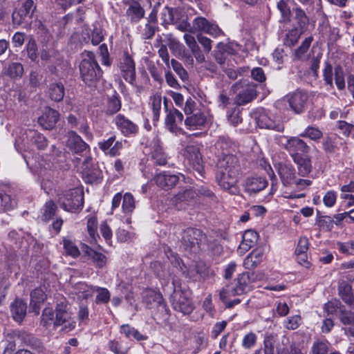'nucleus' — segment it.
I'll use <instances>...</instances> for the list:
<instances>
[{"label": "nucleus", "mask_w": 354, "mask_h": 354, "mask_svg": "<svg viewBox=\"0 0 354 354\" xmlns=\"http://www.w3.org/2000/svg\"><path fill=\"white\" fill-rule=\"evenodd\" d=\"M67 146L75 153H80L89 150V146L74 131L69 133Z\"/></svg>", "instance_id": "26"}, {"label": "nucleus", "mask_w": 354, "mask_h": 354, "mask_svg": "<svg viewBox=\"0 0 354 354\" xmlns=\"http://www.w3.org/2000/svg\"><path fill=\"white\" fill-rule=\"evenodd\" d=\"M180 178H184L181 174H174L169 171H162L156 175L153 179L159 187L168 190L174 187Z\"/></svg>", "instance_id": "13"}, {"label": "nucleus", "mask_w": 354, "mask_h": 354, "mask_svg": "<svg viewBox=\"0 0 354 354\" xmlns=\"http://www.w3.org/2000/svg\"><path fill=\"white\" fill-rule=\"evenodd\" d=\"M295 12V18L299 28L303 30L308 26L309 23L308 17L300 7H296L293 9Z\"/></svg>", "instance_id": "41"}, {"label": "nucleus", "mask_w": 354, "mask_h": 354, "mask_svg": "<svg viewBox=\"0 0 354 354\" xmlns=\"http://www.w3.org/2000/svg\"><path fill=\"white\" fill-rule=\"evenodd\" d=\"M83 193L77 189L63 192L59 196L58 203L66 212H75L83 207Z\"/></svg>", "instance_id": "5"}, {"label": "nucleus", "mask_w": 354, "mask_h": 354, "mask_svg": "<svg viewBox=\"0 0 354 354\" xmlns=\"http://www.w3.org/2000/svg\"><path fill=\"white\" fill-rule=\"evenodd\" d=\"M267 185V180L265 178L259 176H252L248 178L245 180L243 185L245 192L249 194L257 193L265 189Z\"/></svg>", "instance_id": "25"}, {"label": "nucleus", "mask_w": 354, "mask_h": 354, "mask_svg": "<svg viewBox=\"0 0 354 354\" xmlns=\"http://www.w3.org/2000/svg\"><path fill=\"white\" fill-rule=\"evenodd\" d=\"M278 174L281 179L282 183L286 186L295 185L297 178L295 168L284 163L278 164Z\"/></svg>", "instance_id": "22"}, {"label": "nucleus", "mask_w": 354, "mask_h": 354, "mask_svg": "<svg viewBox=\"0 0 354 354\" xmlns=\"http://www.w3.org/2000/svg\"><path fill=\"white\" fill-rule=\"evenodd\" d=\"M27 305L23 300L17 299L10 304V312L13 319L21 322L26 317Z\"/></svg>", "instance_id": "29"}, {"label": "nucleus", "mask_w": 354, "mask_h": 354, "mask_svg": "<svg viewBox=\"0 0 354 354\" xmlns=\"http://www.w3.org/2000/svg\"><path fill=\"white\" fill-rule=\"evenodd\" d=\"M284 99L295 113H301L307 106L308 95L304 90L297 89L287 94Z\"/></svg>", "instance_id": "9"}, {"label": "nucleus", "mask_w": 354, "mask_h": 354, "mask_svg": "<svg viewBox=\"0 0 354 354\" xmlns=\"http://www.w3.org/2000/svg\"><path fill=\"white\" fill-rule=\"evenodd\" d=\"M143 301L149 309L157 308L160 313L168 310L162 295L153 290H146L143 292Z\"/></svg>", "instance_id": "12"}, {"label": "nucleus", "mask_w": 354, "mask_h": 354, "mask_svg": "<svg viewBox=\"0 0 354 354\" xmlns=\"http://www.w3.org/2000/svg\"><path fill=\"white\" fill-rule=\"evenodd\" d=\"M240 174L241 166L235 156L226 155L218 160L216 180L223 189L232 194H238L237 182Z\"/></svg>", "instance_id": "1"}, {"label": "nucleus", "mask_w": 354, "mask_h": 354, "mask_svg": "<svg viewBox=\"0 0 354 354\" xmlns=\"http://www.w3.org/2000/svg\"><path fill=\"white\" fill-rule=\"evenodd\" d=\"M276 335L274 333H266L263 339L264 353H274V344L275 342Z\"/></svg>", "instance_id": "49"}, {"label": "nucleus", "mask_w": 354, "mask_h": 354, "mask_svg": "<svg viewBox=\"0 0 354 354\" xmlns=\"http://www.w3.org/2000/svg\"><path fill=\"white\" fill-rule=\"evenodd\" d=\"M313 39V37L306 38L301 45L295 50V55L297 59L301 58L304 53L308 50Z\"/></svg>", "instance_id": "58"}, {"label": "nucleus", "mask_w": 354, "mask_h": 354, "mask_svg": "<svg viewBox=\"0 0 354 354\" xmlns=\"http://www.w3.org/2000/svg\"><path fill=\"white\" fill-rule=\"evenodd\" d=\"M71 306L67 299L59 296L56 297L55 327L64 326L63 329L68 332L75 327V322L71 320Z\"/></svg>", "instance_id": "4"}, {"label": "nucleus", "mask_w": 354, "mask_h": 354, "mask_svg": "<svg viewBox=\"0 0 354 354\" xmlns=\"http://www.w3.org/2000/svg\"><path fill=\"white\" fill-rule=\"evenodd\" d=\"M121 106L120 97L119 95L115 92L112 96L108 98L104 112L106 115H111L118 112Z\"/></svg>", "instance_id": "33"}, {"label": "nucleus", "mask_w": 354, "mask_h": 354, "mask_svg": "<svg viewBox=\"0 0 354 354\" xmlns=\"http://www.w3.org/2000/svg\"><path fill=\"white\" fill-rule=\"evenodd\" d=\"M63 244L65 252L68 255L73 257H76L80 255V250L73 241L68 239H64Z\"/></svg>", "instance_id": "55"}, {"label": "nucleus", "mask_w": 354, "mask_h": 354, "mask_svg": "<svg viewBox=\"0 0 354 354\" xmlns=\"http://www.w3.org/2000/svg\"><path fill=\"white\" fill-rule=\"evenodd\" d=\"M282 138L286 140V142L281 144L292 159L309 153L310 147L301 138L298 137H291L288 139L283 137Z\"/></svg>", "instance_id": "10"}, {"label": "nucleus", "mask_w": 354, "mask_h": 354, "mask_svg": "<svg viewBox=\"0 0 354 354\" xmlns=\"http://www.w3.org/2000/svg\"><path fill=\"white\" fill-rule=\"evenodd\" d=\"M171 65L174 71L178 74L183 81H186L188 79V73L187 71L183 67L182 64L179 62L172 59L171 60Z\"/></svg>", "instance_id": "57"}, {"label": "nucleus", "mask_w": 354, "mask_h": 354, "mask_svg": "<svg viewBox=\"0 0 354 354\" xmlns=\"http://www.w3.org/2000/svg\"><path fill=\"white\" fill-rule=\"evenodd\" d=\"M323 77L325 84L329 86L330 88H333V66L328 62H326L324 63V68L323 70Z\"/></svg>", "instance_id": "53"}, {"label": "nucleus", "mask_w": 354, "mask_h": 354, "mask_svg": "<svg viewBox=\"0 0 354 354\" xmlns=\"http://www.w3.org/2000/svg\"><path fill=\"white\" fill-rule=\"evenodd\" d=\"M257 341V335L253 332H250L243 336L241 346L245 349H251L255 346Z\"/></svg>", "instance_id": "51"}, {"label": "nucleus", "mask_w": 354, "mask_h": 354, "mask_svg": "<svg viewBox=\"0 0 354 354\" xmlns=\"http://www.w3.org/2000/svg\"><path fill=\"white\" fill-rule=\"evenodd\" d=\"M94 290L97 292L95 297V303L99 304H107L111 298V294L107 288L95 287Z\"/></svg>", "instance_id": "45"}, {"label": "nucleus", "mask_w": 354, "mask_h": 354, "mask_svg": "<svg viewBox=\"0 0 354 354\" xmlns=\"http://www.w3.org/2000/svg\"><path fill=\"white\" fill-rule=\"evenodd\" d=\"M82 57V59L79 65L80 77L88 86H94L102 76V71L93 53L84 51Z\"/></svg>", "instance_id": "2"}, {"label": "nucleus", "mask_w": 354, "mask_h": 354, "mask_svg": "<svg viewBox=\"0 0 354 354\" xmlns=\"http://www.w3.org/2000/svg\"><path fill=\"white\" fill-rule=\"evenodd\" d=\"M258 240V234L252 230H246L243 235V240L239 250L241 252H246L252 248Z\"/></svg>", "instance_id": "31"}, {"label": "nucleus", "mask_w": 354, "mask_h": 354, "mask_svg": "<svg viewBox=\"0 0 354 354\" xmlns=\"http://www.w3.org/2000/svg\"><path fill=\"white\" fill-rule=\"evenodd\" d=\"M161 101L162 97L159 93L153 94L149 98V105L153 111L154 120H159L161 109Z\"/></svg>", "instance_id": "37"}, {"label": "nucleus", "mask_w": 354, "mask_h": 354, "mask_svg": "<svg viewBox=\"0 0 354 354\" xmlns=\"http://www.w3.org/2000/svg\"><path fill=\"white\" fill-rule=\"evenodd\" d=\"M57 206L52 201L46 203L42 209V220L48 221L54 216L57 211Z\"/></svg>", "instance_id": "44"}, {"label": "nucleus", "mask_w": 354, "mask_h": 354, "mask_svg": "<svg viewBox=\"0 0 354 354\" xmlns=\"http://www.w3.org/2000/svg\"><path fill=\"white\" fill-rule=\"evenodd\" d=\"M36 9L37 4L34 0H18L12 14L13 24L20 26L27 19H31Z\"/></svg>", "instance_id": "6"}, {"label": "nucleus", "mask_w": 354, "mask_h": 354, "mask_svg": "<svg viewBox=\"0 0 354 354\" xmlns=\"http://www.w3.org/2000/svg\"><path fill=\"white\" fill-rule=\"evenodd\" d=\"M302 31L303 30H301V31L299 30L297 28H292L286 34V37L283 40L284 44L289 47L295 45L297 43L299 39L300 38Z\"/></svg>", "instance_id": "40"}, {"label": "nucleus", "mask_w": 354, "mask_h": 354, "mask_svg": "<svg viewBox=\"0 0 354 354\" xmlns=\"http://www.w3.org/2000/svg\"><path fill=\"white\" fill-rule=\"evenodd\" d=\"M337 249L344 254L354 255V241L337 243Z\"/></svg>", "instance_id": "63"}, {"label": "nucleus", "mask_w": 354, "mask_h": 354, "mask_svg": "<svg viewBox=\"0 0 354 354\" xmlns=\"http://www.w3.org/2000/svg\"><path fill=\"white\" fill-rule=\"evenodd\" d=\"M328 344L327 341L317 340L314 342L311 348L312 354H326L328 351Z\"/></svg>", "instance_id": "50"}, {"label": "nucleus", "mask_w": 354, "mask_h": 354, "mask_svg": "<svg viewBox=\"0 0 354 354\" xmlns=\"http://www.w3.org/2000/svg\"><path fill=\"white\" fill-rule=\"evenodd\" d=\"M28 134L31 137V141L39 149H44L48 145L47 140L40 133L29 130Z\"/></svg>", "instance_id": "42"}, {"label": "nucleus", "mask_w": 354, "mask_h": 354, "mask_svg": "<svg viewBox=\"0 0 354 354\" xmlns=\"http://www.w3.org/2000/svg\"><path fill=\"white\" fill-rule=\"evenodd\" d=\"M186 158L190 167H192L200 176H203L204 167L199 149L193 146L188 147L186 149Z\"/></svg>", "instance_id": "15"}, {"label": "nucleus", "mask_w": 354, "mask_h": 354, "mask_svg": "<svg viewBox=\"0 0 354 354\" xmlns=\"http://www.w3.org/2000/svg\"><path fill=\"white\" fill-rule=\"evenodd\" d=\"M196 197L197 192L195 188L187 187L180 190L178 193L171 198V203L178 209H180L184 205L194 202Z\"/></svg>", "instance_id": "14"}, {"label": "nucleus", "mask_w": 354, "mask_h": 354, "mask_svg": "<svg viewBox=\"0 0 354 354\" xmlns=\"http://www.w3.org/2000/svg\"><path fill=\"white\" fill-rule=\"evenodd\" d=\"M206 121L205 115L201 111H198L186 117L185 125L191 131L200 130L205 126Z\"/></svg>", "instance_id": "24"}, {"label": "nucleus", "mask_w": 354, "mask_h": 354, "mask_svg": "<svg viewBox=\"0 0 354 354\" xmlns=\"http://www.w3.org/2000/svg\"><path fill=\"white\" fill-rule=\"evenodd\" d=\"M257 96L255 86L247 84L242 86L234 98V102L239 106L244 105L252 101Z\"/></svg>", "instance_id": "19"}, {"label": "nucleus", "mask_w": 354, "mask_h": 354, "mask_svg": "<svg viewBox=\"0 0 354 354\" xmlns=\"http://www.w3.org/2000/svg\"><path fill=\"white\" fill-rule=\"evenodd\" d=\"M180 15V10L165 7L161 12V19L164 24H173L176 21V16Z\"/></svg>", "instance_id": "38"}, {"label": "nucleus", "mask_w": 354, "mask_h": 354, "mask_svg": "<svg viewBox=\"0 0 354 354\" xmlns=\"http://www.w3.org/2000/svg\"><path fill=\"white\" fill-rule=\"evenodd\" d=\"M109 349L115 354H127L128 349L122 347L121 344L116 340H111L108 344Z\"/></svg>", "instance_id": "62"}, {"label": "nucleus", "mask_w": 354, "mask_h": 354, "mask_svg": "<svg viewBox=\"0 0 354 354\" xmlns=\"http://www.w3.org/2000/svg\"><path fill=\"white\" fill-rule=\"evenodd\" d=\"M172 285L174 290L170 300L173 308L183 315L190 314L194 306L189 297V292L183 290L179 281L174 279L172 280Z\"/></svg>", "instance_id": "3"}, {"label": "nucleus", "mask_w": 354, "mask_h": 354, "mask_svg": "<svg viewBox=\"0 0 354 354\" xmlns=\"http://www.w3.org/2000/svg\"><path fill=\"white\" fill-rule=\"evenodd\" d=\"M322 135V131L314 127H308L304 131L300 134L301 137L309 138L313 140L321 138Z\"/></svg>", "instance_id": "52"}, {"label": "nucleus", "mask_w": 354, "mask_h": 354, "mask_svg": "<svg viewBox=\"0 0 354 354\" xmlns=\"http://www.w3.org/2000/svg\"><path fill=\"white\" fill-rule=\"evenodd\" d=\"M46 299V294L42 287L37 288L30 292V305L36 314L39 313L40 306Z\"/></svg>", "instance_id": "30"}, {"label": "nucleus", "mask_w": 354, "mask_h": 354, "mask_svg": "<svg viewBox=\"0 0 354 354\" xmlns=\"http://www.w3.org/2000/svg\"><path fill=\"white\" fill-rule=\"evenodd\" d=\"M24 73L23 65L18 62H12L8 65L7 74L12 78L21 77Z\"/></svg>", "instance_id": "47"}, {"label": "nucleus", "mask_w": 354, "mask_h": 354, "mask_svg": "<svg viewBox=\"0 0 354 354\" xmlns=\"http://www.w3.org/2000/svg\"><path fill=\"white\" fill-rule=\"evenodd\" d=\"M85 253L93 260L97 268H101L106 265V258L103 254L97 252L88 246L86 247Z\"/></svg>", "instance_id": "36"}, {"label": "nucleus", "mask_w": 354, "mask_h": 354, "mask_svg": "<svg viewBox=\"0 0 354 354\" xmlns=\"http://www.w3.org/2000/svg\"><path fill=\"white\" fill-rule=\"evenodd\" d=\"M339 293L342 299L348 304H354V297L351 292V288L348 286H345L342 289L339 288Z\"/></svg>", "instance_id": "61"}, {"label": "nucleus", "mask_w": 354, "mask_h": 354, "mask_svg": "<svg viewBox=\"0 0 354 354\" xmlns=\"http://www.w3.org/2000/svg\"><path fill=\"white\" fill-rule=\"evenodd\" d=\"M263 255L261 250L253 251L245 258L243 266L248 270L255 268L262 261Z\"/></svg>", "instance_id": "32"}, {"label": "nucleus", "mask_w": 354, "mask_h": 354, "mask_svg": "<svg viewBox=\"0 0 354 354\" xmlns=\"http://www.w3.org/2000/svg\"><path fill=\"white\" fill-rule=\"evenodd\" d=\"M205 239V235L199 229L187 228L183 232L182 243L185 249H190Z\"/></svg>", "instance_id": "17"}, {"label": "nucleus", "mask_w": 354, "mask_h": 354, "mask_svg": "<svg viewBox=\"0 0 354 354\" xmlns=\"http://www.w3.org/2000/svg\"><path fill=\"white\" fill-rule=\"evenodd\" d=\"M176 26V29L181 32H188L192 33V24L188 21L187 17L180 15L176 16V21L174 24Z\"/></svg>", "instance_id": "39"}, {"label": "nucleus", "mask_w": 354, "mask_h": 354, "mask_svg": "<svg viewBox=\"0 0 354 354\" xmlns=\"http://www.w3.org/2000/svg\"><path fill=\"white\" fill-rule=\"evenodd\" d=\"M209 22V21L205 17H196L192 22V33H195L198 31L205 32Z\"/></svg>", "instance_id": "48"}, {"label": "nucleus", "mask_w": 354, "mask_h": 354, "mask_svg": "<svg viewBox=\"0 0 354 354\" xmlns=\"http://www.w3.org/2000/svg\"><path fill=\"white\" fill-rule=\"evenodd\" d=\"M59 113L49 107H46L42 115L38 118V123L45 129H53L59 120Z\"/></svg>", "instance_id": "20"}, {"label": "nucleus", "mask_w": 354, "mask_h": 354, "mask_svg": "<svg viewBox=\"0 0 354 354\" xmlns=\"http://www.w3.org/2000/svg\"><path fill=\"white\" fill-rule=\"evenodd\" d=\"M338 129L346 136L352 134L354 136V125L349 124L345 121H339L338 123Z\"/></svg>", "instance_id": "64"}, {"label": "nucleus", "mask_w": 354, "mask_h": 354, "mask_svg": "<svg viewBox=\"0 0 354 354\" xmlns=\"http://www.w3.org/2000/svg\"><path fill=\"white\" fill-rule=\"evenodd\" d=\"M27 55L32 61H35L37 58V46L34 39H30L26 45Z\"/></svg>", "instance_id": "59"}, {"label": "nucleus", "mask_w": 354, "mask_h": 354, "mask_svg": "<svg viewBox=\"0 0 354 354\" xmlns=\"http://www.w3.org/2000/svg\"><path fill=\"white\" fill-rule=\"evenodd\" d=\"M254 273L251 274L248 272L241 274L238 277V284L235 288H230L227 286L221 290L219 292L221 299L224 301L227 297L244 293L248 290L249 283L254 281Z\"/></svg>", "instance_id": "7"}, {"label": "nucleus", "mask_w": 354, "mask_h": 354, "mask_svg": "<svg viewBox=\"0 0 354 354\" xmlns=\"http://www.w3.org/2000/svg\"><path fill=\"white\" fill-rule=\"evenodd\" d=\"M120 68L124 79L127 82L133 84L136 77L135 64L128 53H124L121 59Z\"/></svg>", "instance_id": "18"}, {"label": "nucleus", "mask_w": 354, "mask_h": 354, "mask_svg": "<svg viewBox=\"0 0 354 354\" xmlns=\"http://www.w3.org/2000/svg\"><path fill=\"white\" fill-rule=\"evenodd\" d=\"M122 208L124 213L131 212L135 209V200L131 194L127 192L124 194Z\"/></svg>", "instance_id": "46"}, {"label": "nucleus", "mask_w": 354, "mask_h": 354, "mask_svg": "<svg viewBox=\"0 0 354 354\" xmlns=\"http://www.w3.org/2000/svg\"><path fill=\"white\" fill-rule=\"evenodd\" d=\"M120 333L124 334L127 338L133 337L138 341L147 339V336L141 334L137 329L131 326L129 324L122 325L120 326Z\"/></svg>", "instance_id": "35"}, {"label": "nucleus", "mask_w": 354, "mask_h": 354, "mask_svg": "<svg viewBox=\"0 0 354 354\" xmlns=\"http://www.w3.org/2000/svg\"><path fill=\"white\" fill-rule=\"evenodd\" d=\"M164 105L167 111L165 119L167 129L176 135H184L185 133V131L179 126L182 124L184 118L183 113L174 108L168 110L167 99L166 97H164Z\"/></svg>", "instance_id": "8"}, {"label": "nucleus", "mask_w": 354, "mask_h": 354, "mask_svg": "<svg viewBox=\"0 0 354 354\" xmlns=\"http://www.w3.org/2000/svg\"><path fill=\"white\" fill-rule=\"evenodd\" d=\"M41 324L48 327L51 324L55 326V314L52 308H46L41 315Z\"/></svg>", "instance_id": "43"}, {"label": "nucleus", "mask_w": 354, "mask_h": 354, "mask_svg": "<svg viewBox=\"0 0 354 354\" xmlns=\"http://www.w3.org/2000/svg\"><path fill=\"white\" fill-rule=\"evenodd\" d=\"M236 144L227 136H221L215 143V148L218 150V155H232L231 152L236 149Z\"/></svg>", "instance_id": "27"}, {"label": "nucleus", "mask_w": 354, "mask_h": 354, "mask_svg": "<svg viewBox=\"0 0 354 354\" xmlns=\"http://www.w3.org/2000/svg\"><path fill=\"white\" fill-rule=\"evenodd\" d=\"M277 8L281 14L283 21H289L290 17V10L288 6L287 3L283 0H280L277 3Z\"/></svg>", "instance_id": "60"}, {"label": "nucleus", "mask_w": 354, "mask_h": 354, "mask_svg": "<svg viewBox=\"0 0 354 354\" xmlns=\"http://www.w3.org/2000/svg\"><path fill=\"white\" fill-rule=\"evenodd\" d=\"M335 82L339 90H343L345 88L344 73L341 66H337L335 68Z\"/></svg>", "instance_id": "54"}, {"label": "nucleus", "mask_w": 354, "mask_h": 354, "mask_svg": "<svg viewBox=\"0 0 354 354\" xmlns=\"http://www.w3.org/2000/svg\"><path fill=\"white\" fill-rule=\"evenodd\" d=\"M153 145L150 153V160L156 165L165 166L168 163L169 157L164 151L162 147L160 144L158 139L153 141Z\"/></svg>", "instance_id": "21"}, {"label": "nucleus", "mask_w": 354, "mask_h": 354, "mask_svg": "<svg viewBox=\"0 0 354 354\" xmlns=\"http://www.w3.org/2000/svg\"><path fill=\"white\" fill-rule=\"evenodd\" d=\"M65 94L64 86L61 82L52 83L49 86L48 95L50 99L55 102H60Z\"/></svg>", "instance_id": "34"}, {"label": "nucleus", "mask_w": 354, "mask_h": 354, "mask_svg": "<svg viewBox=\"0 0 354 354\" xmlns=\"http://www.w3.org/2000/svg\"><path fill=\"white\" fill-rule=\"evenodd\" d=\"M14 202L10 196L6 194L0 193V212L12 209Z\"/></svg>", "instance_id": "56"}, {"label": "nucleus", "mask_w": 354, "mask_h": 354, "mask_svg": "<svg viewBox=\"0 0 354 354\" xmlns=\"http://www.w3.org/2000/svg\"><path fill=\"white\" fill-rule=\"evenodd\" d=\"M126 4L128 5L126 17L132 23H137L144 17L145 10L137 1L127 0Z\"/></svg>", "instance_id": "23"}, {"label": "nucleus", "mask_w": 354, "mask_h": 354, "mask_svg": "<svg viewBox=\"0 0 354 354\" xmlns=\"http://www.w3.org/2000/svg\"><path fill=\"white\" fill-rule=\"evenodd\" d=\"M293 162L296 164L298 169V174L303 177L308 176L313 169L311 158L306 153L293 158Z\"/></svg>", "instance_id": "28"}, {"label": "nucleus", "mask_w": 354, "mask_h": 354, "mask_svg": "<svg viewBox=\"0 0 354 354\" xmlns=\"http://www.w3.org/2000/svg\"><path fill=\"white\" fill-rule=\"evenodd\" d=\"M257 125L261 129L274 130L278 132L283 131L282 122L270 113L263 111L256 118Z\"/></svg>", "instance_id": "11"}, {"label": "nucleus", "mask_w": 354, "mask_h": 354, "mask_svg": "<svg viewBox=\"0 0 354 354\" xmlns=\"http://www.w3.org/2000/svg\"><path fill=\"white\" fill-rule=\"evenodd\" d=\"M114 123L124 136H135L138 131V127L124 115L118 114L114 118Z\"/></svg>", "instance_id": "16"}]
</instances>
